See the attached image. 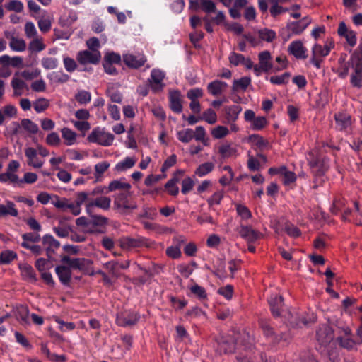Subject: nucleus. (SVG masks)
Returning <instances> with one entry per match:
<instances>
[{
	"instance_id": "obj_53",
	"label": "nucleus",
	"mask_w": 362,
	"mask_h": 362,
	"mask_svg": "<svg viewBox=\"0 0 362 362\" xmlns=\"http://www.w3.org/2000/svg\"><path fill=\"white\" fill-rule=\"evenodd\" d=\"M229 133L227 127L218 126L211 131V135L214 139H222Z\"/></svg>"
},
{
	"instance_id": "obj_55",
	"label": "nucleus",
	"mask_w": 362,
	"mask_h": 362,
	"mask_svg": "<svg viewBox=\"0 0 362 362\" xmlns=\"http://www.w3.org/2000/svg\"><path fill=\"white\" fill-rule=\"evenodd\" d=\"M194 185V182L193 180L189 177H187L182 181V189L181 192L182 194H186L188 192H189Z\"/></svg>"
},
{
	"instance_id": "obj_7",
	"label": "nucleus",
	"mask_w": 362,
	"mask_h": 362,
	"mask_svg": "<svg viewBox=\"0 0 362 362\" xmlns=\"http://www.w3.org/2000/svg\"><path fill=\"white\" fill-rule=\"evenodd\" d=\"M148 239L145 238H130L124 237L120 240V245L122 248L129 249L147 246Z\"/></svg>"
},
{
	"instance_id": "obj_11",
	"label": "nucleus",
	"mask_w": 362,
	"mask_h": 362,
	"mask_svg": "<svg viewBox=\"0 0 362 362\" xmlns=\"http://www.w3.org/2000/svg\"><path fill=\"white\" fill-rule=\"evenodd\" d=\"M270 310L274 317H279L281 315V309L284 306V298L281 296L277 294L272 295L268 300Z\"/></svg>"
},
{
	"instance_id": "obj_29",
	"label": "nucleus",
	"mask_w": 362,
	"mask_h": 362,
	"mask_svg": "<svg viewBox=\"0 0 362 362\" xmlns=\"http://www.w3.org/2000/svg\"><path fill=\"white\" fill-rule=\"evenodd\" d=\"M309 165L314 176L321 177L325 174V169L317 159L309 160Z\"/></svg>"
},
{
	"instance_id": "obj_16",
	"label": "nucleus",
	"mask_w": 362,
	"mask_h": 362,
	"mask_svg": "<svg viewBox=\"0 0 362 362\" xmlns=\"http://www.w3.org/2000/svg\"><path fill=\"white\" fill-rule=\"evenodd\" d=\"M55 272L63 285L69 286L71 278V268L64 265L57 266Z\"/></svg>"
},
{
	"instance_id": "obj_42",
	"label": "nucleus",
	"mask_w": 362,
	"mask_h": 362,
	"mask_svg": "<svg viewBox=\"0 0 362 362\" xmlns=\"http://www.w3.org/2000/svg\"><path fill=\"white\" fill-rule=\"evenodd\" d=\"M136 163V160L131 157H126L122 162L118 163L115 166L117 171H124L128 168H131Z\"/></svg>"
},
{
	"instance_id": "obj_61",
	"label": "nucleus",
	"mask_w": 362,
	"mask_h": 362,
	"mask_svg": "<svg viewBox=\"0 0 362 362\" xmlns=\"http://www.w3.org/2000/svg\"><path fill=\"white\" fill-rule=\"evenodd\" d=\"M107 221H108V218L105 216H98V215L91 216L90 223L93 226H105L107 223Z\"/></svg>"
},
{
	"instance_id": "obj_23",
	"label": "nucleus",
	"mask_w": 362,
	"mask_h": 362,
	"mask_svg": "<svg viewBox=\"0 0 362 362\" xmlns=\"http://www.w3.org/2000/svg\"><path fill=\"white\" fill-rule=\"evenodd\" d=\"M258 57L259 64L261 65L262 69L264 72H268L272 68V64L269 62L272 58L270 52L269 51L262 52L259 54Z\"/></svg>"
},
{
	"instance_id": "obj_43",
	"label": "nucleus",
	"mask_w": 362,
	"mask_h": 362,
	"mask_svg": "<svg viewBox=\"0 0 362 362\" xmlns=\"http://www.w3.org/2000/svg\"><path fill=\"white\" fill-rule=\"evenodd\" d=\"M259 37L261 40L268 42L276 38V33L271 29L264 28L258 30Z\"/></svg>"
},
{
	"instance_id": "obj_63",
	"label": "nucleus",
	"mask_w": 362,
	"mask_h": 362,
	"mask_svg": "<svg viewBox=\"0 0 362 362\" xmlns=\"http://www.w3.org/2000/svg\"><path fill=\"white\" fill-rule=\"evenodd\" d=\"M6 8L9 11H13L19 13L23 9V4L20 1L11 0L7 5Z\"/></svg>"
},
{
	"instance_id": "obj_12",
	"label": "nucleus",
	"mask_w": 362,
	"mask_h": 362,
	"mask_svg": "<svg viewBox=\"0 0 362 362\" xmlns=\"http://www.w3.org/2000/svg\"><path fill=\"white\" fill-rule=\"evenodd\" d=\"M42 244L46 247L45 250L49 259L52 257V254L54 253V249L60 247V243L51 235L43 236Z\"/></svg>"
},
{
	"instance_id": "obj_20",
	"label": "nucleus",
	"mask_w": 362,
	"mask_h": 362,
	"mask_svg": "<svg viewBox=\"0 0 362 362\" xmlns=\"http://www.w3.org/2000/svg\"><path fill=\"white\" fill-rule=\"evenodd\" d=\"M334 119L338 127L342 130L347 128L351 124V117L345 112L335 114Z\"/></svg>"
},
{
	"instance_id": "obj_39",
	"label": "nucleus",
	"mask_w": 362,
	"mask_h": 362,
	"mask_svg": "<svg viewBox=\"0 0 362 362\" xmlns=\"http://www.w3.org/2000/svg\"><path fill=\"white\" fill-rule=\"evenodd\" d=\"M21 125L22 128L30 134H37L39 131L38 126L30 119H23Z\"/></svg>"
},
{
	"instance_id": "obj_60",
	"label": "nucleus",
	"mask_w": 362,
	"mask_h": 362,
	"mask_svg": "<svg viewBox=\"0 0 362 362\" xmlns=\"http://www.w3.org/2000/svg\"><path fill=\"white\" fill-rule=\"evenodd\" d=\"M120 62V55L115 52L107 53L104 57L103 62H107L110 64H119Z\"/></svg>"
},
{
	"instance_id": "obj_48",
	"label": "nucleus",
	"mask_w": 362,
	"mask_h": 362,
	"mask_svg": "<svg viewBox=\"0 0 362 362\" xmlns=\"http://www.w3.org/2000/svg\"><path fill=\"white\" fill-rule=\"evenodd\" d=\"M110 167V163L107 161H103L99 163H97L95 165V177L96 181H99L100 178L102 177L103 174Z\"/></svg>"
},
{
	"instance_id": "obj_34",
	"label": "nucleus",
	"mask_w": 362,
	"mask_h": 362,
	"mask_svg": "<svg viewBox=\"0 0 362 362\" xmlns=\"http://www.w3.org/2000/svg\"><path fill=\"white\" fill-rule=\"evenodd\" d=\"M324 274L327 277L326 282L328 285L327 288H326V291L330 293L332 296V297L335 298H339V293L335 292L333 289H331V286H333L332 279L334 276V274L332 272V270L329 268H327Z\"/></svg>"
},
{
	"instance_id": "obj_26",
	"label": "nucleus",
	"mask_w": 362,
	"mask_h": 362,
	"mask_svg": "<svg viewBox=\"0 0 362 362\" xmlns=\"http://www.w3.org/2000/svg\"><path fill=\"white\" fill-rule=\"evenodd\" d=\"M337 341H338L340 346L347 350L353 349L356 344H362V339L354 340L350 337L346 338L338 337L337 338Z\"/></svg>"
},
{
	"instance_id": "obj_28",
	"label": "nucleus",
	"mask_w": 362,
	"mask_h": 362,
	"mask_svg": "<svg viewBox=\"0 0 362 362\" xmlns=\"http://www.w3.org/2000/svg\"><path fill=\"white\" fill-rule=\"evenodd\" d=\"M45 45L42 37L37 36L28 45V49L31 52H40L45 49Z\"/></svg>"
},
{
	"instance_id": "obj_21",
	"label": "nucleus",
	"mask_w": 362,
	"mask_h": 362,
	"mask_svg": "<svg viewBox=\"0 0 362 362\" xmlns=\"http://www.w3.org/2000/svg\"><path fill=\"white\" fill-rule=\"evenodd\" d=\"M177 173L183 174L184 171L177 170L174 174L173 177L169 180L165 185V189L168 190L169 194L172 196H176L179 192V188L176 185V184L179 182V178L176 177Z\"/></svg>"
},
{
	"instance_id": "obj_38",
	"label": "nucleus",
	"mask_w": 362,
	"mask_h": 362,
	"mask_svg": "<svg viewBox=\"0 0 362 362\" xmlns=\"http://www.w3.org/2000/svg\"><path fill=\"white\" fill-rule=\"evenodd\" d=\"M28 315L29 310L27 306L21 305L20 306L17 307L16 316L18 320H21L23 323L28 324Z\"/></svg>"
},
{
	"instance_id": "obj_14",
	"label": "nucleus",
	"mask_w": 362,
	"mask_h": 362,
	"mask_svg": "<svg viewBox=\"0 0 362 362\" xmlns=\"http://www.w3.org/2000/svg\"><path fill=\"white\" fill-rule=\"evenodd\" d=\"M240 235L247 240L249 243H253L261 237V233L252 227L248 226H242L239 230Z\"/></svg>"
},
{
	"instance_id": "obj_27",
	"label": "nucleus",
	"mask_w": 362,
	"mask_h": 362,
	"mask_svg": "<svg viewBox=\"0 0 362 362\" xmlns=\"http://www.w3.org/2000/svg\"><path fill=\"white\" fill-rule=\"evenodd\" d=\"M247 141L253 145H255L259 150H263L269 146V142L259 134L250 135Z\"/></svg>"
},
{
	"instance_id": "obj_49",
	"label": "nucleus",
	"mask_w": 362,
	"mask_h": 362,
	"mask_svg": "<svg viewBox=\"0 0 362 362\" xmlns=\"http://www.w3.org/2000/svg\"><path fill=\"white\" fill-rule=\"evenodd\" d=\"M49 105V100L41 98L35 100L33 103V107L37 112H42L48 108Z\"/></svg>"
},
{
	"instance_id": "obj_30",
	"label": "nucleus",
	"mask_w": 362,
	"mask_h": 362,
	"mask_svg": "<svg viewBox=\"0 0 362 362\" xmlns=\"http://www.w3.org/2000/svg\"><path fill=\"white\" fill-rule=\"evenodd\" d=\"M71 264V269L84 270L92 264V262L86 258H74Z\"/></svg>"
},
{
	"instance_id": "obj_62",
	"label": "nucleus",
	"mask_w": 362,
	"mask_h": 362,
	"mask_svg": "<svg viewBox=\"0 0 362 362\" xmlns=\"http://www.w3.org/2000/svg\"><path fill=\"white\" fill-rule=\"evenodd\" d=\"M54 232L59 237V238H66L68 237L69 233H72V228L71 226L67 227H54Z\"/></svg>"
},
{
	"instance_id": "obj_35",
	"label": "nucleus",
	"mask_w": 362,
	"mask_h": 362,
	"mask_svg": "<svg viewBox=\"0 0 362 362\" xmlns=\"http://www.w3.org/2000/svg\"><path fill=\"white\" fill-rule=\"evenodd\" d=\"M177 139L182 143H189L194 139V132L192 129H185L177 132Z\"/></svg>"
},
{
	"instance_id": "obj_1",
	"label": "nucleus",
	"mask_w": 362,
	"mask_h": 362,
	"mask_svg": "<svg viewBox=\"0 0 362 362\" xmlns=\"http://www.w3.org/2000/svg\"><path fill=\"white\" fill-rule=\"evenodd\" d=\"M354 72L351 75V83L354 87H362V44L354 50L348 62Z\"/></svg>"
},
{
	"instance_id": "obj_32",
	"label": "nucleus",
	"mask_w": 362,
	"mask_h": 362,
	"mask_svg": "<svg viewBox=\"0 0 362 362\" xmlns=\"http://www.w3.org/2000/svg\"><path fill=\"white\" fill-rule=\"evenodd\" d=\"M17 257V253L13 250H4L0 254V264H8Z\"/></svg>"
},
{
	"instance_id": "obj_15",
	"label": "nucleus",
	"mask_w": 362,
	"mask_h": 362,
	"mask_svg": "<svg viewBox=\"0 0 362 362\" xmlns=\"http://www.w3.org/2000/svg\"><path fill=\"white\" fill-rule=\"evenodd\" d=\"M52 204L55 207L62 209L63 211L69 209L73 215L78 216L79 214L74 203H69L66 198L59 199V197L56 196V201L53 202Z\"/></svg>"
},
{
	"instance_id": "obj_3",
	"label": "nucleus",
	"mask_w": 362,
	"mask_h": 362,
	"mask_svg": "<svg viewBox=\"0 0 362 362\" xmlns=\"http://www.w3.org/2000/svg\"><path fill=\"white\" fill-rule=\"evenodd\" d=\"M140 319L138 313L124 310L117 314L116 322L119 326L127 327L136 325Z\"/></svg>"
},
{
	"instance_id": "obj_13",
	"label": "nucleus",
	"mask_w": 362,
	"mask_h": 362,
	"mask_svg": "<svg viewBox=\"0 0 362 362\" xmlns=\"http://www.w3.org/2000/svg\"><path fill=\"white\" fill-rule=\"evenodd\" d=\"M316 320V315L313 313H312L300 315L299 316L296 317L293 320H291L290 323L293 327H300L301 324L305 326H308L310 324L315 322Z\"/></svg>"
},
{
	"instance_id": "obj_33",
	"label": "nucleus",
	"mask_w": 362,
	"mask_h": 362,
	"mask_svg": "<svg viewBox=\"0 0 362 362\" xmlns=\"http://www.w3.org/2000/svg\"><path fill=\"white\" fill-rule=\"evenodd\" d=\"M120 180H115L110 182L107 192H113L118 189H127L129 190L131 188V185L127 182H124Z\"/></svg>"
},
{
	"instance_id": "obj_51",
	"label": "nucleus",
	"mask_w": 362,
	"mask_h": 362,
	"mask_svg": "<svg viewBox=\"0 0 362 362\" xmlns=\"http://www.w3.org/2000/svg\"><path fill=\"white\" fill-rule=\"evenodd\" d=\"M75 99L80 104H86L90 101L91 95L88 91L86 90H79L75 95Z\"/></svg>"
},
{
	"instance_id": "obj_58",
	"label": "nucleus",
	"mask_w": 362,
	"mask_h": 362,
	"mask_svg": "<svg viewBox=\"0 0 362 362\" xmlns=\"http://www.w3.org/2000/svg\"><path fill=\"white\" fill-rule=\"evenodd\" d=\"M237 213L239 216H240L244 219H249L252 217V214L249 209L242 204L236 205Z\"/></svg>"
},
{
	"instance_id": "obj_25",
	"label": "nucleus",
	"mask_w": 362,
	"mask_h": 362,
	"mask_svg": "<svg viewBox=\"0 0 362 362\" xmlns=\"http://www.w3.org/2000/svg\"><path fill=\"white\" fill-rule=\"evenodd\" d=\"M218 347L224 354H232L235 350L236 344L232 339H223L219 342Z\"/></svg>"
},
{
	"instance_id": "obj_54",
	"label": "nucleus",
	"mask_w": 362,
	"mask_h": 362,
	"mask_svg": "<svg viewBox=\"0 0 362 362\" xmlns=\"http://www.w3.org/2000/svg\"><path fill=\"white\" fill-rule=\"evenodd\" d=\"M88 193L85 192H80L76 194V201L74 204L78 213H81V206L88 199Z\"/></svg>"
},
{
	"instance_id": "obj_57",
	"label": "nucleus",
	"mask_w": 362,
	"mask_h": 362,
	"mask_svg": "<svg viewBox=\"0 0 362 362\" xmlns=\"http://www.w3.org/2000/svg\"><path fill=\"white\" fill-rule=\"evenodd\" d=\"M57 59L52 57H45L42 59V65L46 69H54L57 66Z\"/></svg>"
},
{
	"instance_id": "obj_6",
	"label": "nucleus",
	"mask_w": 362,
	"mask_h": 362,
	"mask_svg": "<svg viewBox=\"0 0 362 362\" xmlns=\"http://www.w3.org/2000/svg\"><path fill=\"white\" fill-rule=\"evenodd\" d=\"M123 62L128 67L137 69L145 64L146 59L144 55L125 54L123 55Z\"/></svg>"
},
{
	"instance_id": "obj_59",
	"label": "nucleus",
	"mask_w": 362,
	"mask_h": 362,
	"mask_svg": "<svg viewBox=\"0 0 362 362\" xmlns=\"http://www.w3.org/2000/svg\"><path fill=\"white\" fill-rule=\"evenodd\" d=\"M166 254L173 259H177L181 257L180 245L170 246L166 249Z\"/></svg>"
},
{
	"instance_id": "obj_45",
	"label": "nucleus",
	"mask_w": 362,
	"mask_h": 362,
	"mask_svg": "<svg viewBox=\"0 0 362 362\" xmlns=\"http://www.w3.org/2000/svg\"><path fill=\"white\" fill-rule=\"evenodd\" d=\"M331 47L325 45L322 47L319 44H315L312 49L313 55H317L320 57L327 56L330 52Z\"/></svg>"
},
{
	"instance_id": "obj_9",
	"label": "nucleus",
	"mask_w": 362,
	"mask_h": 362,
	"mask_svg": "<svg viewBox=\"0 0 362 362\" xmlns=\"http://www.w3.org/2000/svg\"><path fill=\"white\" fill-rule=\"evenodd\" d=\"M169 106L175 113H180L182 111V95L177 90L169 93Z\"/></svg>"
},
{
	"instance_id": "obj_41",
	"label": "nucleus",
	"mask_w": 362,
	"mask_h": 362,
	"mask_svg": "<svg viewBox=\"0 0 362 362\" xmlns=\"http://www.w3.org/2000/svg\"><path fill=\"white\" fill-rule=\"evenodd\" d=\"M251 83V78L248 76H244L240 79L233 81V90H236L238 88H241L243 90H246Z\"/></svg>"
},
{
	"instance_id": "obj_18",
	"label": "nucleus",
	"mask_w": 362,
	"mask_h": 362,
	"mask_svg": "<svg viewBox=\"0 0 362 362\" xmlns=\"http://www.w3.org/2000/svg\"><path fill=\"white\" fill-rule=\"evenodd\" d=\"M19 269L23 279L32 283L37 281L36 274L30 264L27 263L20 264Z\"/></svg>"
},
{
	"instance_id": "obj_46",
	"label": "nucleus",
	"mask_w": 362,
	"mask_h": 362,
	"mask_svg": "<svg viewBox=\"0 0 362 362\" xmlns=\"http://www.w3.org/2000/svg\"><path fill=\"white\" fill-rule=\"evenodd\" d=\"M267 124V118L264 116L257 117L251 122L250 128L255 131L262 129Z\"/></svg>"
},
{
	"instance_id": "obj_2",
	"label": "nucleus",
	"mask_w": 362,
	"mask_h": 362,
	"mask_svg": "<svg viewBox=\"0 0 362 362\" xmlns=\"http://www.w3.org/2000/svg\"><path fill=\"white\" fill-rule=\"evenodd\" d=\"M115 136L109 132H106L104 128L96 127L93 129L88 136L87 140L90 143H96L103 146L112 145Z\"/></svg>"
},
{
	"instance_id": "obj_31",
	"label": "nucleus",
	"mask_w": 362,
	"mask_h": 362,
	"mask_svg": "<svg viewBox=\"0 0 362 362\" xmlns=\"http://www.w3.org/2000/svg\"><path fill=\"white\" fill-rule=\"evenodd\" d=\"M218 153L222 158H228L235 155L237 149L231 146L230 144H225L219 147Z\"/></svg>"
},
{
	"instance_id": "obj_24",
	"label": "nucleus",
	"mask_w": 362,
	"mask_h": 362,
	"mask_svg": "<svg viewBox=\"0 0 362 362\" xmlns=\"http://www.w3.org/2000/svg\"><path fill=\"white\" fill-rule=\"evenodd\" d=\"M25 154L28 158V164L33 166L35 168H40L42 166L43 163L42 161L35 160L37 156V151L33 148H28L25 151Z\"/></svg>"
},
{
	"instance_id": "obj_10",
	"label": "nucleus",
	"mask_w": 362,
	"mask_h": 362,
	"mask_svg": "<svg viewBox=\"0 0 362 362\" xmlns=\"http://www.w3.org/2000/svg\"><path fill=\"white\" fill-rule=\"evenodd\" d=\"M307 49L300 40L292 42L288 47L289 54L293 55L296 59H306Z\"/></svg>"
},
{
	"instance_id": "obj_44",
	"label": "nucleus",
	"mask_w": 362,
	"mask_h": 362,
	"mask_svg": "<svg viewBox=\"0 0 362 362\" xmlns=\"http://www.w3.org/2000/svg\"><path fill=\"white\" fill-rule=\"evenodd\" d=\"M199 119L206 121L210 124H213L217 121V115L214 110L209 108L203 112L202 116L199 117Z\"/></svg>"
},
{
	"instance_id": "obj_40",
	"label": "nucleus",
	"mask_w": 362,
	"mask_h": 362,
	"mask_svg": "<svg viewBox=\"0 0 362 362\" xmlns=\"http://www.w3.org/2000/svg\"><path fill=\"white\" fill-rule=\"evenodd\" d=\"M62 138L66 140L65 144L68 146L72 145L76 138V134L71 129L64 127L62 129Z\"/></svg>"
},
{
	"instance_id": "obj_52",
	"label": "nucleus",
	"mask_w": 362,
	"mask_h": 362,
	"mask_svg": "<svg viewBox=\"0 0 362 362\" xmlns=\"http://www.w3.org/2000/svg\"><path fill=\"white\" fill-rule=\"evenodd\" d=\"M290 76L291 74L289 72H285L282 75L272 76L270 77V82L277 85L284 84L287 83Z\"/></svg>"
},
{
	"instance_id": "obj_8",
	"label": "nucleus",
	"mask_w": 362,
	"mask_h": 362,
	"mask_svg": "<svg viewBox=\"0 0 362 362\" xmlns=\"http://www.w3.org/2000/svg\"><path fill=\"white\" fill-rule=\"evenodd\" d=\"M311 21L308 16H305L298 21L288 23L286 28L291 31L292 34L299 35L305 30Z\"/></svg>"
},
{
	"instance_id": "obj_47",
	"label": "nucleus",
	"mask_w": 362,
	"mask_h": 362,
	"mask_svg": "<svg viewBox=\"0 0 362 362\" xmlns=\"http://www.w3.org/2000/svg\"><path fill=\"white\" fill-rule=\"evenodd\" d=\"M95 206L104 210H107L110 207L111 199L107 197H100L93 200Z\"/></svg>"
},
{
	"instance_id": "obj_5",
	"label": "nucleus",
	"mask_w": 362,
	"mask_h": 362,
	"mask_svg": "<svg viewBox=\"0 0 362 362\" xmlns=\"http://www.w3.org/2000/svg\"><path fill=\"white\" fill-rule=\"evenodd\" d=\"M101 55L99 51H81L77 55V60L81 64L99 63Z\"/></svg>"
},
{
	"instance_id": "obj_17",
	"label": "nucleus",
	"mask_w": 362,
	"mask_h": 362,
	"mask_svg": "<svg viewBox=\"0 0 362 362\" xmlns=\"http://www.w3.org/2000/svg\"><path fill=\"white\" fill-rule=\"evenodd\" d=\"M164 78V74L162 71L158 69H153L151 74V79H149V83L151 87V89L156 92L158 90L162 89L161 82Z\"/></svg>"
},
{
	"instance_id": "obj_22",
	"label": "nucleus",
	"mask_w": 362,
	"mask_h": 362,
	"mask_svg": "<svg viewBox=\"0 0 362 362\" xmlns=\"http://www.w3.org/2000/svg\"><path fill=\"white\" fill-rule=\"evenodd\" d=\"M226 87V83L215 80L208 84L207 90L213 95H220Z\"/></svg>"
},
{
	"instance_id": "obj_36",
	"label": "nucleus",
	"mask_w": 362,
	"mask_h": 362,
	"mask_svg": "<svg viewBox=\"0 0 362 362\" xmlns=\"http://www.w3.org/2000/svg\"><path fill=\"white\" fill-rule=\"evenodd\" d=\"M11 49L17 52L24 51L26 48V44L24 40L16 38L14 36L11 37V42L9 43Z\"/></svg>"
},
{
	"instance_id": "obj_19",
	"label": "nucleus",
	"mask_w": 362,
	"mask_h": 362,
	"mask_svg": "<svg viewBox=\"0 0 362 362\" xmlns=\"http://www.w3.org/2000/svg\"><path fill=\"white\" fill-rule=\"evenodd\" d=\"M242 107L240 105H230L225 107L226 119L228 123H234L240 112Z\"/></svg>"
},
{
	"instance_id": "obj_64",
	"label": "nucleus",
	"mask_w": 362,
	"mask_h": 362,
	"mask_svg": "<svg viewBox=\"0 0 362 362\" xmlns=\"http://www.w3.org/2000/svg\"><path fill=\"white\" fill-rule=\"evenodd\" d=\"M191 292L200 299H205L207 296L204 288L196 284L190 288Z\"/></svg>"
},
{
	"instance_id": "obj_56",
	"label": "nucleus",
	"mask_w": 362,
	"mask_h": 362,
	"mask_svg": "<svg viewBox=\"0 0 362 362\" xmlns=\"http://www.w3.org/2000/svg\"><path fill=\"white\" fill-rule=\"evenodd\" d=\"M203 90L202 88H195L190 89L187 93V97L190 100H198V98L203 96Z\"/></svg>"
},
{
	"instance_id": "obj_37",
	"label": "nucleus",
	"mask_w": 362,
	"mask_h": 362,
	"mask_svg": "<svg viewBox=\"0 0 362 362\" xmlns=\"http://www.w3.org/2000/svg\"><path fill=\"white\" fill-rule=\"evenodd\" d=\"M214 168V163L211 162H206L202 163L198 166V168L195 170V174L199 177H203L210 172H211Z\"/></svg>"
},
{
	"instance_id": "obj_4",
	"label": "nucleus",
	"mask_w": 362,
	"mask_h": 362,
	"mask_svg": "<svg viewBox=\"0 0 362 362\" xmlns=\"http://www.w3.org/2000/svg\"><path fill=\"white\" fill-rule=\"evenodd\" d=\"M316 339L321 346H326L334 339L332 328L327 324L321 325L316 331Z\"/></svg>"
},
{
	"instance_id": "obj_50",
	"label": "nucleus",
	"mask_w": 362,
	"mask_h": 362,
	"mask_svg": "<svg viewBox=\"0 0 362 362\" xmlns=\"http://www.w3.org/2000/svg\"><path fill=\"white\" fill-rule=\"evenodd\" d=\"M200 6L202 10L207 13H214L216 11V4L211 0H201Z\"/></svg>"
}]
</instances>
